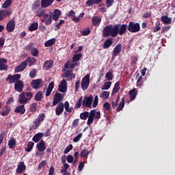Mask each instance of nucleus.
<instances>
[{
    "label": "nucleus",
    "mask_w": 175,
    "mask_h": 175,
    "mask_svg": "<svg viewBox=\"0 0 175 175\" xmlns=\"http://www.w3.org/2000/svg\"><path fill=\"white\" fill-rule=\"evenodd\" d=\"M21 75L15 74L14 75H8L6 78V81H9L10 84L14 83V90L17 92H23L24 90V82L21 80Z\"/></svg>",
    "instance_id": "obj_1"
},
{
    "label": "nucleus",
    "mask_w": 175,
    "mask_h": 175,
    "mask_svg": "<svg viewBox=\"0 0 175 175\" xmlns=\"http://www.w3.org/2000/svg\"><path fill=\"white\" fill-rule=\"evenodd\" d=\"M101 21H102V19L99 16L92 17V24L94 27H98L99 24H100Z\"/></svg>",
    "instance_id": "obj_30"
},
{
    "label": "nucleus",
    "mask_w": 175,
    "mask_h": 175,
    "mask_svg": "<svg viewBox=\"0 0 175 175\" xmlns=\"http://www.w3.org/2000/svg\"><path fill=\"white\" fill-rule=\"evenodd\" d=\"M25 95L27 100H31V99H32V97L33 96V93L31 92H25Z\"/></svg>",
    "instance_id": "obj_51"
},
{
    "label": "nucleus",
    "mask_w": 175,
    "mask_h": 175,
    "mask_svg": "<svg viewBox=\"0 0 175 175\" xmlns=\"http://www.w3.org/2000/svg\"><path fill=\"white\" fill-rule=\"evenodd\" d=\"M38 109V104L36 103H32L29 106V111L31 113H35Z\"/></svg>",
    "instance_id": "obj_41"
},
{
    "label": "nucleus",
    "mask_w": 175,
    "mask_h": 175,
    "mask_svg": "<svg viewBox=\"0 0 175 175\" xmlns=\"http://www.w3.org/2000/svg\"><path fill=\"white\" fill-rule=\"evenodd\" d=\"M68 83L66 82V80L63 79L60 84L59 85L58 90L59 92H66L68 91Z\"/></svg>",
    "instance_id": "obj_14"
},
{
    "label": "nucleus",
    "mask_w": 175,
    "mask_h": 175,
    "mask_svg": "<svg viewBox=\"0 0 175 175\" xmlns=\"http://www.w3.org/2000/svg\"><path fill=\"white\" fill-rule=\"evenodd\" d=\"M12 0H6L2 5L3 9H8V8L12 5Z\"/></svg>",
    "instance_id": "obj_44"
},
{
    "label": "nucleus",
    "mask_w": 175,
    "mask_h": 175,
    "mask_svg": "<svg viewBox=\"0 0 175 175\" xmlns=\"http://www.w3.org/2000/svg\"><path fill=\"white\" fill-rule=\"evenodd\" d=\"M62 100H64V96H62V94L61 93H56L53 97L52 106H57V105H58L59 102H62Z\"/></svg>",
    "instance_id": "obj_7"
},
{
    "label": "nucleus",
    "mask_w": 175,
    "mask_h": 175,
    "mask_svg": "<svg viewBox=\"0 0 175 175\" xmlns=\"http://www.w3.org/2000/svg\"><path fill=\"white\" fill-rule=\"evenodd\" d=\"M130 99L131 100H135L136 96H137V89L134 88L129 91Z\"/></svg>",
    "instance_id": "obj_26"
},
{
    "label": "nucleus",
    "mask_w": 175,
    "mask_h": 175,
    "mask_svg": "<svg viewBox=\"0 0 175 175\" xmlns=\"http://www.w3.org/2000/svg\"><path fill=\"white\" fill-rule=\"evenodd\" d=\"M83 137V133H81L79 135H77L74 139H73V142L74 143H79V142H80V139H81Z\"/></svg>",
    "instance_id": "obj_53"
},
{
    "label": "nucleus",
    "mask_w": 175,
    "mask_h": 175,
    "mask_svg": "<svg viewBox=\"0 0 175 175\" xmlns=\"http://www.w3.org/2000/svg\"><path fill=\"white\" fill-rule=\"evenodd\" d=\"M25 62L29 66H32L33 64L36 63V59L33 57H28L26 60H25Z\"/></svg>",
    "instance_id": "obj_29"
},
{
    "label": "nucleus",
    "mask_w": 175,
    "mask_h": 175,
    "mask_svg": "<svg viewBox=\"0 0 175 175\" xmlns=\"http://www.w3.org/2000/svg\"><path fill=\"white\" fill-rule=\"evenodd\" d=\"M103 36L104 38H116L118 36V25H109L103 29Z\"/></svg>",
    "instance_id": "obj_2"
},
{
    "label": "nucleus",
    "mask_w": 175,
    "mask_h": 175,
    "mask_svg": "<svg viewBox=\"0 0 175 175\" xmlns=\"http://www.w3.org/2000/svg\"><path fill=\"white\" fill-rule=\"evenodd\" d=\"M38 8H40V0H36L31 5V9L32 10H36Z\"/></svg>",
    "instance_id": "obj_37"
},
{
    "label": "nucleus",
    "mask_w": 175,
    "mask_h": 175,
    "mask_svg": "<svg viewBox=\"0 0 175 175\" xmlns=\"http://www.w3.org/2000/svg\"><path fill=\"white\" fill-rule=\"evenodd\" d=\"M49 14L52 16V19L54 21H58L59 20V16L62 14L61 10L58 9H55L53 12H49Z\"/></svg>",
    "instance_id": "obj_10"
},
{
    "label": "nucleus",
    "mask_w": 175,
    "mask_h": 175,
    "mask_svg": "<svg viewBox=\"0 0 175 175\" xmlns=\"http://www.w3.org/2000/svg\"><path fill=\"white\" fill-rule=\"evenodd\" d=\"M121 51H122V44H118L113 49L112 51V57H118Z\"/></svg>",
    "instance_id": "obj_11"
},
{
    "label": "nucleus",
    "mask_w": 175,
    "mask_h": 175,
    "mask_svg": "<svg viewBox=\"0 0 175 175\" xmlns=\"http://www.w3.org/2000/svg\"><path fill=\"white\" fill-rule=\"evenodd\" d=\"M38 27H39V23H33L31 24V25L29 27L28 29L31 32H33V31H36V29H38Z\"/></svg>",
    "instance_id": "obj_35"
},
{
    "label": "nucleus",
    "mask_w": 175,
    "mask_h": 175,
    "mask_svg": "<svg viewBox=\"0 0 175 175\" xmlns=\"http://www.w3.org/2000/svg\"><path fill=\"white\" fill-rule=\"evenodd\" d=\"M53 44H55V38H51V40L46 41L44 46L45 47H51V46H53Z\"/></svg>",
    "instance_id": "obj_38"
},
{
    "label": "nucleus",
    "mask_w": 175,
    "mask_h": 175,
    "mask_svg": "<svg viewBox=\"0 0 175 175\" xmlns=\"http://www.w3.org/2000/svg\"><path fill=\"white\" fill-rule=\"evenodd\" d=\"M113 38H107L103 43V49H109L113 45Z\"/></svg>",
    "instance_id": "obj_23"
},
{
    "label": "nucleus",
    "mask_w": 175,
    "mask_h": 175,
    "mask_svg": "<svg viewBox=\"0 0 175 175\" xmlns=\"http://www.w3.org/2000/svg\"><path fill=\"white\" fill-rule=\"evenodd\" d=\"M90 152H91L88 150L87 149H83L80 153L81 158H85V157L86 158H88V155H90Z\"/></svg>",
    "instance_id": "obj_36"
},
{
    "label": "nucleus",
    "mask_w": 175,
    "mask_h": 175,
    "mask_svg": "<svg viewBox=\"0 0 175 175\" xmlns=\"http://www.w3.org/2000/svg\"><path fill=\"white\" fill-rule=\"evenodd\" d=\"M88 116H90V112L84 111L80 114V118L81 120H86L88 118Z\"/></svg>",
    "instance_id": "obj_47"
},
{
    "label": "nucleus",
    "mask_w": 175,
    "mask_h": 175,
    "mask_svg": "<svg viewBox=\"0 0 175 175\" xmlns=\"http://www.w3.org/2000/svg\"><path fill=\"white\" fill-rule=\"evenodd\" d=\"M81 103H83V96H81L77 101L75 109H80L81 107Z\"/></svg>",
    "instance_id": "obj_43"
},
{
    "label": "nucleus",
    "mask_w": 175,
    "mask_h": 175,
    "mask_svg": "<svg viewBox=\"0 0 175 175\" xmlns=\"http://www.w3.org/2000/svg\"><path fill=\"white\" fill-rule=\"evenodd\" d=\"M64 113V103H59L55 108L56 116H61Z\"/></svg>",
    "instance_id": "obj_21"
},
{
    "label": "nucleus",
    "mask_w": 175,
    "mask_h": 175,
    "mask_svg": "<svg viewBox=\"0 0 175 175\" xmlns=\"http://www.w3.org/2000/svg\"><path fill=\"white\" fill-rule=\"evenodd\" d=\"M18 98H19L18 101L21 105H27L28 103V99L25 96V92H23L21 94H19Z\"/></svg>",
    "instance_id": "obj_15"
},
{
    "label": "nucleus",
    "mask_w": 175,
    "mask_h": 175,
    "mask_svg": "<svg viewBox=\"0 0 175 175\" xmlns=\"http://www.w3.org/2000/svg\"><path fill=\"white\" fill-rule=\"evenodd\" d=\"M41 21L44 23L45 25H50V24L53 23V16L50 14V12H49V14H46L44 17L41 19Z\"/></svg>",
    "instance_id": "obj_12"
},
{
    "label": "nucleus",
    "mask_w": 175,
    "mask_h": 175,
    "mask_svg": "<svg viewBox=\"0 0 175 175\" xmlns=\"http://www.w3.org/2000/svg\"><path fill=\"white\" fill-rule=\"evenodd\" d=\"M27 170V166L23 161H21L18 164V167L16 170V174H22Z\"/></svg>",
    "instance_id": "obj_9"
},
{
    "label": "nucleus",
    "mask_w": 175,
    "mask_h": 175,
    "mask_svg": "<svg viewBox=\"0 0 175 175\" xmlns=\"http://www.w3.org/2000/svg\"><path fill=\"white\" fill-rule=\"evenodd\" d=\"M93 100L94 97L92 96L84 97L83 100L82 101V105L86 106V107H91Z\"/></svg>",
    "instance_id": "obj_8"
},
{
    "label": "nucleus",
    "mask_w": 175,
    "mask_h": 175,
    "mask_svg": "<svg viewBox=\"0 0 175 175\" xmlns=\"http://www.w3.org/2000/svg\"><path fill=\"white\" fill-rule=\"evenodd\" d=\"M120 81H118L115 83L113 89L111 92V95H114V94H117L118 91H120Z\"/></svg>",
    "instance_id": "obj_34"
},
{
    "label": "nucleus",
    "mask_w": 175,
    "mask_h": 175,
    "mask_svg": "<svg viewBox=\"0 0 175 175\" xmlns=\"http://www.w3.org/2000/svg\"><path fill=\"white\" fill-rule=\"evenodd\" d=\"M47 14H46V10L43 9V8H39L37 12H36V16H37V17H44Z\"/></svg>",
    "instance_id": "obj_28"
},
{
    "label": "nucleus",
    "mask_w": 175,
    "mask_h": 175,
    "mask_svg": "<svg viewBox=\"0 0 175 175\" xmlns=\"http://www.w3.org/2000/svg\"><path fill=\"white\" fill-rule=\"evenodd\" d=\"M14 112L21 115L24 114V113H25V105H22L16 107L14 109Z\"/></svg>",
    "instance_id": "obj_24"
},
{
    "label": "nucleus",
    "mask_w": 175,
    "mask_h": 175,
    "mask_svg": "<svg viewBox=\"0 0 175 175\" xmlns=\"http://www.w3.org/2000/svg\"><path fill=\"white\" fill-rule=\"evenodd\" d=\"M114 3V0H106L107 8H110Z\"/></svg>",
    "instance_id": "obj_63"
},
{
    "label": "nucleus",
    "mask_w": 175,
    "mask_h": 175,
    "mask_svg": "<svg viewBox=\"0 0 175 175\" xmlns=\"http://www.w3.org/2000/svg\"><path fill=\"white\" fill-rule=\"evenodd\" d=\"M64 168L61 170L60 173H66L68 172V169H69V164L64 163L63 164Z\"/></svg>",
    "instance_id": "obj_55"
},
{
    "label": "nucleus",
    "mask_w": 175,
    "mask_h": 175,
    "mask_svg": "<svg viewBox=\"0 0 175 175\" xmlns=\"http://www.w3.org/2000/svg\"><path fill=\"white\" fill-rule=\"evenodd\" d=\"M98 100H99V98L98 97V96H95L94 100L93 102V105H92L93 107H96L98 106Z\"/></svg>",
    "instance_id": "obj_60"
},
{
    "label": "nucleus",
    "mask_w": 175,
    "mask_h": 175,
    "mask_svg": "<svg viewBox=\"0 0 175 175\" xmlns=\"http://www.w3.org/2000/svg\"><path fill=\"white\" fill-rule=\"evenodd\" d=\"M159 25H161V22L157 21L155 23V27L153 29V32L156 33L158 32V31H161V27Z\"/></svg>",
    "instance_id": "obj_49"
},
{
    "label": "nucleus",
    "mask_w": 175,
    "mask_h": 175,
    "mask_svg": "<svg viewBox=\"0 0 175 175\" xmlns=\"http://www.w3.org/2000/svg\"><path fill=\"white\" fill-rule=\"evenodd\" d=\"M47 163V161L46 160H43L42 161H41L38 165V170H40L44 166H45V165Z\"/></svg>",
    "instance_id": "obj_59"
},
{
    "label": "nucleus",
    "mask_w": 175,
    "mask_h": 175,
    "mask_svg": "<svg viewBox=\"0 0 175 175\" xmlns=\"http://www.w3.org/2000/svg\"><path fill=\"white\" fill-rule=\"evenodd\" d=\"M124 106H125V97H123L119 103V106L116 109V111L119 112L124 109Z\"/></svg>",
    "instance_id": "obj_33"
},
{
    "label": "nucleus",
    "mask_w": 175,
    "mask_h": 175,
    "mask_svg": "<svg viewBox=\"0 0 175 175\" xmlns=\"http://www.w3.org/2000/svg\"><path fill=\"white\" fill-rule=\"evenodd\" d=\"M91 33V31L90 30V28L84 29L82 31V35L83 36H88V35H90V33Z\"/></svg>",
    "instance_id": "obj_61"
},
{
    "label": "nucleus",
    "mask_w": 175,
    "mask_h": 175,
    "mask_svg": "<svg viewBox=\"0 0 175 175\" xmlns=\"http://www.w3.org/2000/svg\"><path fill=\"white\" fill-rule=\"evenodd\" d=\"M9 113H10V109L9 108H6L5 110L1 112V115L3 116H6L9 115Z\"/></svg>",
    "instance_id": "obj_62"
},
{
    "label": "nucleus",
    "mask_w": 175,
    "mask_h": 175,
    "mask_svg": "<svg viewBox=\"0 0 175 175\" xmlns=\"http://www.w3.org/2000/svg\"><path fill=\"white\" fill-rule=\"evenodd\" d=\"M33 146H35V144L33 142H29L27 144V148L25 149V151H27V152H31L33 148Z\"/></svg>",
    "instance_id": "obj_40"
},
{
    "label": "nucleus",
    "mask_w": 175,
    "mask_h": 175,
    "mask_svg": "<svg viewBox=\"0 0 175 175\" xmlns=\"http://www.w3.org/2000/svg\"><path fill=\"white\" fill-rule=\"evenodd\" d=\"M88 117L90 118H96V120H99V118H100V112L96 111L95 109H92L90 113H89Z\"/></svg>",
    "instance_id": "obj_18"
},
{
    "label": "nucleus",
    "mask_w": 175,
    "mask_h": 175,
    "mask_svg": "<svg viewBox=\"0 0 175 175\" xmlns=\"http://www.w3.org/2000/svg\"><path fill=\"white\" fill-rule=\"evenodd\" d=\"M54 172H55V169L53 166H51L49 171V175H54Z\"/></svg>",
    "instance_id": "obj_64"
},
{
    "label": "nucleus",
    "mask_w": 175,
    "mask_h": 175,
    "mask_svg": "<svg viewBox=\"0 0 175 175\" xmlns=\"http://www.w3.org/2000/svg\"><path fill=\"white\" fill-rule=\"evenodd\" d=\"M43 136H44V133H38L33 137L32 140L34 142V143H38V142H39L42 137H43Z\"/></svg>",
    "instance_id": "obj_27"
},
{
    "label": "nucleus",
    "mask_w": 175,
    "mask_h": 175,
    "mask_svg": "<svg viewBox=\"0 0 175 175\" xmlns=\"http://www.w3.org/2000/svg\"><path fill=\"white\" fill-rule=\"evenodd\" d=\"M16 28V21L14 20L10 21L6 25V29L8 32H13Z\"/></svg>",
    "instance_id": "obj_13"
},
{
    "label": "nucleus",
    "mask_w": 175,
    "mask_h": 175,
    "mask_svg": "<svg viewBox=\"0 0 175 175\" xmlns=\"http://www.w3.org/2000/svg\"><path fill=\"white\" fill-rule=\"evenodd\" d=\"M35 100L37 102H40L43 99V92L42 91H38L34 97Z\"/></svg>",
    "instance_id": "obj_32"
},
{
    "label": "nucleus",
    "mask_w": 175,
    "mask_h": 175,
    "mask_svg": "<svg viewBox=\"0 0 175 175\" xmlns=\"http://www.w3.org/2000/svg\"><path fill=\"white\" fill-rule=\"evenodd\" d=\"M27 62H23L22 63H21L20 65L17 66L15 69H14V72L15 73H18L20 72H23V70H25V68H27Z\"/></svg>",
    "instance_id": "obj_16"
},
{
    "label": "nucleus",
    "mask_w": 175,
    "mask_h": 175,
    "mask_svg": "<svg viewBox=\"0 0 175 175\" xmlns=\"http://www.w3.org/2000/svg\"><path fill=\"white\" fill-rule=\"evenodd\" d=\"M64 23H65V20H60V22L57 24L55 25V31H58V29H59V28H61V25H62V24H64Z\"/></svg>",
    "instance_id": "obj_58"
},
{
    "label": "nucleus",
    "mask_w": 175,
    "mask_h": 175,
    "mask_svg": "<svg viewBox=\"0 0 175 175\" xmlns=\"http://www.w3.org/2000/svg\"><path fill=\"white\" fill-rule=\"evenodd\" d=\"M36 148L40 152H43V151L46 150V143L42 139L37 144Z\"/></svg>",
    "instance_id": "obj_22"
},
{
    "label": "nucleus",
    "mask_w": 175,
    "mask_h": 175,
    "mask_svg": "<svg viewBox=\"0 0 175 175\" xmlns=\"http://www.w3.org/2000/svg\"><path fill=\"white\" fill-rule=\"evenodd\" d=\"M42 84V79H38L31 81V87L33 90H39L40 88V85Z\"/></svg>",
    "instance_id": "obj_19"
},
{
    "label": "nucleus",
    "mask_w": 175,
    "mask_h": 175,
    "mask_svg": "<svg viewBox=\"0 0 175 175\" xmlns=\"http://www.w3.org/2000/svg\"><path fill=\"white\" fill-rule=\"evenodd\" d=\"M118 25V35L122 36V35L126 33V31L128 29V25L126 24H117Z\"/></svg>",
    "instance_id": "obj_6"
},
{
    "label": "nucleus",
    "mask_w": 175,
    "mask_h": 175,
    "mask_svg": "<svg viewBox=\"0 0 175 175\" xmlns=\"http://www.w3.org/2000/svg\"><path fill=\"white\" fill-rule=\"evenodd\" d=\"M9 148H14L16 147V141L12 139V140L8 141Z\"/></svg>",
    "instance_id": "obj_50"
},
{
    "label": "nucleus",
    "mask_w": 175,
    "mask_h": 175,
    "mask_svg": "<svg viewBox=\"0 0 175 175\" xmlns=\"http://www.w3.org/2000/svg\"><path fill=\"white\" fill-rule=\"evenodd\" d=\"M88 6H94V5H98L96 0H87L85 2Z\"/></svg>",
    "instance_id": "obj_52"
},
{
    "label": "nucleus",
    "mask_w": 175,
    "mask_h": 175,
    "mask_svg": "<svg viewBox=\"0 0 175 175\" xmlns=\"http://www.w3.org/2000/svg\"><path fill=\"white\" fill-rule=\"evenodd\" d=\"M127 29L131 33H136L140 31V23L131 21L129 23Z\"/></svg>",
    "instance_id": "obj_3"
},
{
    "label": "nucleus",
    "mask_w": 175,
    "mask_h": 175,
    "mask_svg": "<svg viewBox=\"0 0 175 175\" xmlns=\"http://www.w3.org/2000/svg\"><path fill=\"white\" fill-rule=\"evenodd\" d=\"M106 79L109 80V81H111L113 79H114V75H113V72H107L105 75Z\"/></svg>",
    "instance_id": "obj_48"
},
{
    "label": "nucleus",
    "mask_w": 175,
    "mask_h": 175,
    "mask_svg": "<svg viewBox=\"0 0 175 175\" xmlns=\"http://www.w3.org/2000/svg\"><path fill=\"white\" fill-rule=\"evenodd\" d=\"M172 27L170 25L164 26L161 29V33H165V32H167L170 30Z\"/></svg>",
    "instance_id": "obj_56"
},
{
    "label": "nucleus",
    "mask_w": 175,
    "mask_h": 175,
    "mask_svg": "<svg viewBox=\"0 0 175 175\" xmlns=\"http://www.w3.org/2000/svg\"><path fill=\"white\" fill-rule=\"evenodd\" d=\"M37 73H38V70L33 69L31 71H30L29 76L31 77V79H34Z\"/></svg>",
    "instance_id": "obj_57"
},
{
    "label": "nucleus",
    "mask_w": 175,
    "mask_h": 175,
    "mask_svg": "<svg viewBox=\"0 0 175 175\" xmlns=\"http://www.w3.org/2000/svg\"><path fill=\"white\" fill-rule=\"evenodd\" d=\"M54 3V0H41V8L46 9Z\"/></svg>",
    "instance_id": "obj_20"
},
{
    "label": "nucleus",
    "mask_w": 175,
    "mask_h": 175,
    "mask_svg": "<svg viewBox=\"0 0 175 175\" xmlns=\"http://www.w3.org/2000/svg\"><path fill=\"white\" fill-rule=\"evenodd\" d=\"M90 85V75H86L81 81V88L83 91H85Z\"/></svg>",
    "instance_id": "obj_4"
},
{
    "label": "nucleus",
    "mask_w": 175,
    "mask_h": 175,
    "mask_svg": "<svg viewBox=\"0 0 175 175\" xmlns=\"http://www.w3.org/2000/svg\"><path fill=\"white\" fill-rule=\"evenodd\" d=\"M110 87H111V81L105 82L104 83V85L102 86L101 90H109V88H110Z\"/></svg>",
    "instance_id": "obj_45"
},
{
    "label": "nucleus",
    "mask_w": 175,
    "mask_h": 175,
    "mask_svg": "<svg viewBox=\"0 0 175 175\" xmlns=\"http://www.w3.org/2000/svg\"><path fill=\"white\" fill-rule=\"evenodd\" d=\"M109 96H110V92L103 91L100 93V98H102L103 100L109 99Z\"/></svg>",
    "instance_id": "obj_31"
},
{
    "label": "nucleus",
    "mask_w": 175,
    "mask_h": 175,
    "mask_svg": "<svg viewBox=\"0 0 175 175\" xmlns=\"http://www.w3.org/2000/svg\"><path fill=\"white\" fill-rule=\"evenodd\" d=\"M161 21L165 25H169V24H172V18L167 16H162L161 17Z\"/></svg>",
    "instance_id": "obj_25"
},
{
    "label": "nucleus",
    "mask_w": 175,
    "mask_h": 175,
    "mask_svg": "<svg viewBox=\"0 0 175 175\" xmlns=\"http://www.w3.org/2000/svg\"><path fill=\"white\" fill-rule=\"evenodd\" d=\"M13 13L12 10H0V21H2L6 17H9Z\"/></svg>",
    "instance_id": "obj_5"
},
{
    "label": "nucleus",
    "mask_w": 175,
    "mask_h": 175,
    "mask_svg": "<svg viewBox=\"0 0 175 175\" xmlns=\"http://www.w3.org/2000/svg\"><path fill=\"white\" fill-rule=\"evenodd\" d=\"M73 150V145L69 144L64 150V154H68L70 151H72Z\"/></svg>",
    "instance_id": "obj_54"
},
{
    "label": "nucleus",
    "mask_w": 175,
    "mask_h": 175,
    "mask_svg": "<svg viewBox=\"0 0 175 175\" xmlns=\"http://www.w3.org/2000/svg\"><path fill=\"white\" fill-rule=\"evenodd\" d=\"M31 54L33 57H38L39 55V50L38 49L33 47L31 50Z\"/></svg>",
    "instance_id": "obj_46"
},
{
    "label": "nucleus",
    "mask_w": 175,
    "mask_h": 175,
    "mask_svg": "<svg viewBox=\"0 0 175 175\" xmlns=\"http://www.w3.org/2000/svg\"><path fill=\"white\" fill-rule=\"evenodd\" d=\"M83 57V54L81 53H78L74 55L72 57V62H77V61H80V59Z\"/></svg>",
    "instance_id": "obj_42"
},
{
    "label": "nucleus",
    "mask_w": 175,
    "mask_h": 175,
    "mask_svg": "<svg viewBox=\"0 0 175 175\" xmlns=\"http://www.w3.org/2000/svg\"><path fill=\"white\" fill-rule=\"evenodd\" d=\"M53 62L51 60H46L44 62V66L46 67V70H49V69H51V68H53Z\"/></svg>",
    "instance_id": "obj_39"
},
{
    "label": "nucleus",
    "mask_w": 175,
    "mask_h": 175,
    "mask_svg": "<svg viewBox=\"0 0 175 175\" xmlns=\"http://www.w3.org/2000/svg\"><path fill=\"white\" fill-rule=\"evenodd\" d=\"M45 117L46 115H44V113H40L33 122L35 126H39V125H40V122H43V121H44Z\"/></svg>",
    "instance_id": "obj_17"
}]
</instances>
